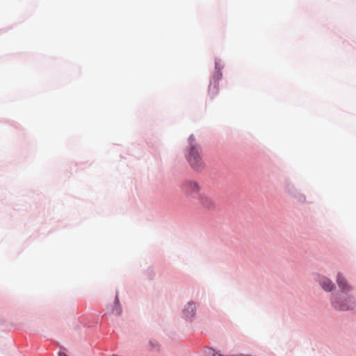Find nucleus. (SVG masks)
I'll list each match as a JSON object with an SVG mask.
<instances>
[{"instance_id":"nucleus-1","label":"nucleus","mask_w":356,"mask_h":356,"mask_svg":"<svg viewBox=\"0 0 356 356\" xmlns=\"http://www.w3.org/2000/svg\"><path fill=\"white\" fill-rule=\"evenodd\" d=\"M193 136L189 137L190 149L187 156V160L192 168L200 170L204 168V163L202 158L200 147L194 144Z\"/></svg>"},{"instance_id":"nucleus-2","label":"nucleus","mask_w":356,"mask_h":356,"mask_svg":"<svg viewBox=\"0 0 356 356\" xmlns=\"http://www.w3.org/2000/svg\"><path fill=\"white\" fill-rule=\"evenodd\" d=\"M223 66L220 62L216 61L215 63V73L212 76L209 86V93L211 97H214L218 93L219 84L218 81L222 78L221 70Z\"/></svg>"},{"instance_id":"nucleus-3","label":"nucleus","mask_w":356,"mask_h":356,"mask_svg":"<svg viewBox=\"0 0 356 356\" xmlns=\"http://www.w3.org/2000/svg\"><path fill=\"white\" fill-rule=\"evenodd\" d=\"M181 191L186 197L193 199L196 197H199L200 193V187L196 181H187L181 186Z\"/></svg>"},{"instance_id":"nucleus-4","label":"nucleus","mask_w":356,"mask_h":356,"mask_svg":"<svg viewBox=\"0 0 356 356\" xmlns=\"http://www.w3.org/2000/svg\"><path fill=\"white\" fill-rule=\"evenodd\" d=\"M332 304L334 308L341 311L352 309L355 307L353 297L350 296L336 298Z\"/></svg>"},{"instance_id":"nucleus-5","label":"nucleus","mask_w":356,"mask_h":356,"mask_svg":"<svg viewBox=\"0 0 356 356\" xmlns=\"http://www.w3.org/2000/svg\"><path fill=\"white\" fill-rule=\"evenodd\" d=\"M199 200L201 205L207 210H213L216 208L215 200L212 197L207 194L199 195Z\"/></svg>"},{"instance_id":"nucleus-6","label":"nucleus","mask_w":356,"mask_h":356,"mask_svg":"<svg viewBox=\"0 0 356 356\" xmlns=\"http://www.w3.org/2000/svg\"><path fill=\"white\" fill-rule=\"evenodd\" d=\"M337 283L342 293H348L352 290V286L347 282L341 273L337 274Z\"/></svg>"},{"instance_id":"nucleus-7","label":"nucleus","mask_w":356,"mask_h":356,"mask_svg":"<svg viewBox=\"0 0 356 356\" xmlns=\"http://www.w3.org/2000/svg\"><path fill=\"white\" fill-rule=\"evenodd\" d=\"M318 282L325 291H331L334 289V284L326 277L319 276Z\"/></svg>"},{"instance_id":"nucleus-8","label":"nucleus","mask_w":356,"mask_h":356,"mask_svg":"<svg viewBox=\"0 0 356 356\" xmlns=\"http://www.w3.org/2000/svg\"><path fill=\"white\" fill-rule=\"evenodd\" d=\"M195 311V306L193 303L188 302V305L186 306L184 313L186 316V318H189L194 316Z\"/></svg>"},{"instance_id":"nucleus-9","label":"nucleus","mask_w":356,"mask_h":356,"mask_svg":"<svg viewBox=\"0 0 356 356\" xmlns=\"http://www.w3.org/2000/svg\"><path fill=\"white\" fill-rule=\"evenodd\" d=\"M149 343L152 346V349L156 348V347L158 346L157 341L155 340L149 341Z\"/></svg>"},{"instance_id":"nucleus-10","label":"nucleus","mask_w":356,"mask_h":356,"mask_svg":"<svg viewBox=\"0 0 356 356\" xmlns=\"http://www.w3.org/2000/svg\"><path fill=\"white\" fill-rule=\"evenodd\" d=\"M58 356H67V355L65 353H59V355H58Z\"/></svg>"},{"instance_id":"nucleus-11","label":"nucleus","mask_w":356,"mask_h":356,"mask_svg":"<svg viewBox=\"0 0 356 356\" xmlns=\"http://www.w3.org/2000/svg\"><path fill=\"white\" fill-rule=\"evenodd\" d=\"M219 356H222V355H219Z\"/></svg>"},{"instance_id":"nucleus-12","label":"nucleus","mask_w":356,"mask_h":356,"mask_svg":"<svg viewBox=\"0 0 356 356\" xmlns=\"http://www.w3.org/2000/svg\"><path fill=\"white\" fill-rule=\"evenodd\" d=\"M213 356H216L215 355H213Z\"/></svg>"}]
</instances>
